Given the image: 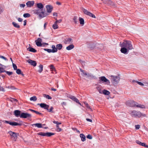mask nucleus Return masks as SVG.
<instances>
[{
    "label": "nucleus",
    "instance_id": "obj_46",
    "mask_svg": "<svg viewBox=\"0 0 148 148\" xmlns=\"http://www.w3.org/2000/svg\"><path fill=\"white\" fill-rule=\"evenodd\" d=\"M53 107L52 106H51V107L50 108V109H48V110H48V111L49 112H53Z\"/></svg>",
    "mask_w": 148,
    "mask_h": 148
},
{
    "label": "nucleus",
    "instance_id": "obj_4",
    "mask_svg": "<svg viewBox=\"0 0 148 148\" xmlns=\"http://www.w3.org/2000/svg\"><path fill=\"white\" fill-rule=\"evenodd\" d=\"M31 115L27 113H22L20 115V117L22 118H28L29 119L31 118Z\"/></svg>",
    "mask_w": 148,
    "mask_h": 148
},
{
    "label": "nucleus",
    "instance_id": "obj_18",
    "mask_svg": "<svg viewBox=\"0 0 148 148\" xmlns=\"http://www.w3.org/2000/svg\"><path fill=\"white\" fill-rule=\"evenodd\" d=\"M34 4V1H28L26 3L27 7H31L33 6Z\"/></svg>",
    "mask_w": 148,
    "mask_h": 148
},
{
    "label": "nucleus",
    "instance_id": "obj_25",
    "mask_svg": "<svg viewBox=\"0 0 148 148\" xmlns=\"http://www.w3.org/2000/svg\"><path fill=\"white\" fill-rule=\"evenodd\" d=\"M80 137L82 141L84 142L86 140V136L83 134H80Z\"/></svg>",
    "mask_w": 148,
    "mask_h": 148
},
{
    "label": "nucleus",
    "instance_id": "obj_45",
    "mask_svg": "<svg viewBox=\"0 0 148 148\" xmlns=\"http://www.w3.org/2000/svg\"><path fill=\"white\" fill-rule=\"evenodd\" d=\"M0 58L4 60L5 61H8L7 59L3 56L0 55Z\"/></svg>",
    "mask_w": 148,
    "mask_h": 148
},
{
    "label": "nucleus",
    "instance_id": "obj_55",
    "mask_svg": "<svg viewBox=\"0 0 148 148\" xmlns=\"http://www.w3.org/2000/svg\"><path fill=\"white\" fill-rule=\"evenodd\" d=\"M136 143L137 144H138L140 145H142V144L143 143H141V142H140V141H139L138 140H136Z\"/></svg>",
    "mask_w": 148,
    "mask_h": 148
},
{
    "label": "nucleus",
    "instance_id": "obj_21",
    "mask_svg": "<svg viewBox=\"0 0 148 148\" xmlns=\"http://www.w3.org/2000/svg\"><path fill=\"white\" fill-rule=\"evenodd\" d=\"M122 48L121 49V51L122 53L126 54L127 53L128 49L124 47H121Z\"/></svg>",
    "mask_w": 148,
    "mask_h": 148
},
{
    "label": "nucleus",
    "instance_id": "obj_42",
    "mask_svg": "<svg viewBox=\"0 0 148 148\" xmlns=\"http://www.w3.org/2000/svg\"><path fill=\"white\" fill-rule=\"evenodd\" d=\"M44 50L45 51H47L48 53H50L51 52H52V49H44Z\"/></svg>",
    "mask_w": 148,
    "mask_h": 148
},
{
    "label": "nucleus",
    "instance_id": "obj_10",
    "mask_svg": "<svg viewBox=\"0 0 148 148\" xmlns=\"http://www.w3.org/2000/svg\"><path fill=\"white\" fill-rule=\"evenodd\" d=\"M99 80L104 83H106L107 84H110V82L109 80L107 79L104 76H102L99 77Z\"/></svg>",
    "mask_w": 148,
    "mask_h": 148
},
{
    "label": "nucleus",
    "instance_id": "obj_29",
    "mask_svg": "<svg viewBox=\"0 0 148 148\" xmlns=\"http://www.w3.org/2000/svg\"><path fill=\"white\" fill-rule=\"evenodd\" d=\"M29 110L30 111H31V112H33L35 113H36L37 114H39V115H42V114L41 113H40L39 112H38L37 111L34 110H33L31 109H29Z\"/></svg>",
    "mask_w": 148,
    "mask_h": 148
},
{
    "label": "nucleus",
    "instance_id": "obj_41",
    "mask_svg": "<svg viewBox=\"0 0 148 148\" xmlns=\"http://www.w3.org/2000/svg\"><path fill=\"white\" fill-rule=\"evenodd\" d=\"M23 16L25 18H28L30 16V15L29 13H25L23 15Z\"/></svg>",
    "mask_w": 148,
    "mask_h": 148
},
{
    "label": "nucleus",
    "instance_id": "obj_35",
    "mask_svg": "<svg viewBox=\"0 0 148 148\" xmlns=\"http://www.w3.org/2000/svg\"><path fill=\"white\" fill-rule=\"evenodd\" d=\"M52 27L54 29H58V26L57 25V24L55 22L54 24L53 25Z\"/></svg>",
    "mask_w": 148,
    "mask_h": 148
},
{
    "label": "nucleus",
    "instance_id": "obj_27",
    "mask_svg": "<svg viewBox=\"0 0 148 148\" xmlns=\"http://www.w3.org/2000/svg\"><path fill=\"white\" fill-rule=\"evenodd\" d=\"M52 53H55L57 52L58 49L57 47H56L54 45L52 46Z\"/></svg>",
    "mask_w": 148,
    "mask_h": 148
},
{
    "label": "nucleus",
    "instance_id": "obj_7",
    "mask_svg": "<svg viewBox=\"0 0 148 148\" xmlns=\"http://www.w3.org/2000/svg\"><path fill=\"white\" fill-rule=\"evenodd\" d=\"M82 10L85 14L88 15L93 18H96L94 14L88 12L86 9L82 8Z\"/></svg>",
    "mask_w": 148,
    "mask_h": 148
},
{
    "label": "nucleus",
    "instance_id": "obj_19",
    "mask_svg": "<svg viewBox=\"0 0 148 148\" xmlns=\"http://www.w3.org/2000/svg\"><path fill=\"white\" fill-rule=\"evenodd\" d=\"M132 82H135L138 84L139 85H140L141 86H146V84L147 83V82H144L143 83H142L141 82H139L136 81H135L134 80H133L132 81Z\"/></svg>",
    "mask_w": 148,
    "mask_h": 148
},
{
    "label": "nucleus",
    "instance_id": "obj_1",
    "mask_svg": "<svg viewBox=\"0 0 148 148\" xmlns=\"http://www.w3.org/2000/svg\"><path fill=\"white\" fill-rule=\"evenodd\" d=\"M120 45L121 47H125L128 50L133 49L131 42L130 41L125 40L122 43L121 42Z\"/></svg>",
    "mask_w": 148,
    "mask_h": 148
},
{
    "label": "nucleus",
    "instance_id": "obj_64",
    "mask_svg": "<svg viewBox=\"0 0 148 148\" xmlns=\"http://www.w3.org/2000/svg\"><path fill=\"white\" fill-rule=\"evenodd\" d=\"M146 87H145V88H147V89L148 90V82H147V83L146 84Z\"/></svg>",
    "mask_w": 148,
    "mask_h": 148
},
{
    "label": "nucleus",
    "instance_id": "obj_53",
    "mask_svg": "<svg viewBox=\"0 0 148 148\" xmlns=\"http://www.w3.org/2000/svg\"><path fill=\"white\" fill-rule=\"evenodd\" d=\"M86 137L87 138L89 139H91L92 138V136L90 135H88Z\"/></svg>",
    "mask_w": 148,
    "mask_h": 148
},
{
    "label": "nucleus",
    "instance_id": "obj_31",
    "mask_svg": "<svg viewBox=\"0 0 148 148\" xmlns=\"http://www.w3.org/2000/svg\"><path fill=\"white\" fill-rule=\"evenodd\" d=\"M43 66L41 64H40L39 65V69L38 70V72L39 73H41L43 71Z\"/></svg>",
    "mask_w": 148,
    "mask_h": 148
},
{
    "label": "nucleus",
    "instance_id": "obj_61",
    "mask_svg": "<svg viewBox=\"0 0 148 148\" xmlns=\"http://www.w3.org/2000/svg\"><path fill=\"white\" fill-rule=\"evenodd\" d=\"M61 129L60 128H58V129H56L57 131L58 132H60L61 131Z\"/></svg>",
    "mask_w": 148,
    "mask_h": 148
},
{
    "label": "nucleus",
    "instance_id": "obj_37",
    "mask_svg": "<svg viewBox=\"0 0 148 148\" xmlns=\"http://www.w3.org/2000/svg\"><path fill=\"white\" fill-rule=\"evenodd\" d=\"M43 96L44 97L46 98L49 99H52V98L51 97L47 95L44 94L43 95Z\"/></svg>",
    "mask_w": 148,
    "mask_h": 148
},
{
    "label": "nucleus",
    "instance_id": "obj_12",
    "mask_svg": "<svg viewBox=\"0 0 148 148\" xmlns=\"http://www.w3.org/2000/svg\"><path fill=\"white\" fill-rule=\"evenodd\" d=\"M42 42V40L40 38H38L37 40L35 41L36 45L37 46L41 47L42 46V44L41 42Z\"/></svg>",
    "mask_w": 148,
    "mask_h": 148
},
{
    "label": "nucleus",
    "instance_id": "obj_17",
    "mask_svg": "<svg viewBox=\"0 0 148 148\" xmlns=\"http://www.w3.org/2000/svg\"><path fill=\"white\" fill-rule=\"evenodd\" d=\"M48 14L46 12L43 11L40 12L39 14V16L40 18H43L47 16Z\"/></svg>",
    "mask_w": 148,
    "mask_h": 148
},
{
    "label": "nucleus",
    "instance_id": "obj_63",
    "mask_svg": "<svg viewBox=\"0 0 148 148\" xmlns=\"http://www.w3.org/2000/svg\"><path fill=\"white\" fill-rule=\"evenodd\" d=\"M12 100H11L12 101H15L16 102H17L18 101L17 99H15L14 98H12Z\"/></svg>",
    "mask_w": 148,
    "mask_h": 148
},
{
    "label": "nucleus",
    "instance_id": "obj_52",
    "mask_svg": "<svg viewBox=\"0 0 148 148\" xmlns=\"http://www.w3.org/2000/svg\"><path fill=\"white\" fill-rule=\"evenodd\" d=\"M5 71L2 68L0 67V73L5 72Z\"/></svg>",
    "mask_w": 148,
    "mask_h": 148
},
{
    "label": "nucleus",
    "instance_id": "obj_36",
    "mask_svg": "<svg viewBox=\"0 0 148 148\" xmlns=\"http://www.w3.org/2000/svg\"><path fill=\"white\" fill-rule=\"evenodd\" d=\"M102 93L105 95H108L110 94V92L109 91L106 90H104L103 91Z\"/></svg>",
    "mask_w": 148,
    "mask_h": 148
},
{
    "label": "nucleus",
    "instance_id": "obj_15",
    "mask_svg": "<svg viewBox=\"0 0 148 148\" xmlns=\"http://www.w3.org/2000/svg\"><path fill=\"white\" fill-rule=\"evenodd\" d=\"M73 42V40L70 38H67L64 40V43L65 44H69L70 43Z\"/></svg>",
    "mask_w": 148,
    "mask_h": 148
},
{
    "label": "nucleus",
    "instance_id": "obj_30",
    "mask_svg": "<svg viewBox=\"0 0 148 148\" xmlns=\"http://www.w3.org/2000/svg\"><path fill=\"white\" fill-rule=\"evenodd\" d=\"M33 12L34 14L38 15V16L39 15V14L40 12V10L39 9L34 10Z\"/></svg>",
    "mask_w": 148,
    "mask_h": 148
},
{
    "label": "nucleus",
    "instance_id": "obj_59",
    "mask_svg": "<svg viewBox=\"0 0 148 148\" xmlns=\"http://www.w3.org/2000/svg\"><path fill=\"white\" fill-rule=\"evenodd\" d=\"M0 90L2 91H5V90H4V89L3 87H0Z\"/></svg>",
    "mask_w": 148,
    "mask_h": 148
},
{
    "label": "nucleus",
    "instance_id": "obj_5",
    "mask_svg": "<svg viewBox=\"0 0 148 148\" xmlns=\"http://www.w3.org/2000/svg\"><path fill=\"white\" fill-rule=\"evenodd\" d=\"M54 134L51 132H40L37 134L42 136L50 137L54 135Z\"/></svg>",
    "mask_w": 148,
    "mask_h": 148
},
{
    "label": "nucleus",
    "instance_id": "obj_23",
    "mask_svg": "<svg viewBox=\"0 0 148 148\" xmlns=\"http://www.w3.org/2000/svg\"><path fill=\"white\" fill-rule=\"evenodd\" d=\"M21 113V111L18 110H15L14 112V115L17 117H18L19 116H20Z\"/></svg>",
    "mask_w": 148,
    "mask_h": 148
},
{
    "label": "nucleus",
    "instance_id": "obj_6",
    "mask_svg": "<svg viewBox=\"0 0 148 148\" xmlns=\"http://www.w3.org/2000/svg\"><path fill=\"white\" fill-rule=\"evenodd\" d=\"M8 133L11 136V138H13V139L14 141L16 140L17 136L18 135V134L11 131L8 132Z\"/></svg>",
    "mask_w": 148,
    "mask_h": 148
},
{
    "label": "nucleus",
    "instance_id": "obj_34",
    "mask_svg": "<svg viewBox=\"0 0 148 148\" xmlns=\"http://www.w3.org/2000/svg\"><path fill=\"white\" fill-rule=\"evenodd\" d=\"M56 47L57 49L60 50H61L62 47V46L61 44H58L56 45Z\"/></svg>",
    "mask_w": 148,
    "mask_h": 148
},
{
    "label": "nucleus",
    "instance_id": "obj_48",
    "mask_svg": "<svg viewBox=\"0 0 148 148\" xmlns=\"http://www.w3.org/2000/svg\"><path fill=\"white\" fill-rule=\"evenodd\" d=\"M12 65L13 69L14 70H16V69H17V67L15 64L13 63Z\"/></svg>",
    "mask_w": 148,
    "mask_h": 148
},
{
    "label": "nucleus",
    "instance_id": "obj_32",
    "mask_svg": "<svg viewBox=\"0 0 148 148\" xmlns=\"http://www.w3.org/2000/svg\"><path fill=\"white\" fill-rule=\"evenodd\" d=\"M12 24L13 26L17 28H19L20 27L18 23H16L15 22H13Z\"/></svg>",
    "mask_w": 148,
    "mask_h": 148
},
{
    "label": "nucleus",
    "instance_id": "obj_14",
    "mask_svg": "<svg viewBox=\"0 0 148 148\" xmlns=\"http://www.w3.org/2000/svg\"><path fill=\"white\" fill-rule=\"evenodd\" d=\"M27 62L30 64L34 66H35L37 64L35 61L29 59L28 60Z\"/></svg>",
    "mask_w": 148,
    "mask_h": 148
},
{
    "label": "nucleus",
    "instance_id": "obj_49",
    "mask_svg": "<svg viewBox=\"0 0 148 148\" xmlns=\"http://www.w3.org/2000/svg\"><path fill=\"white\" fill-rule=\"evenodd\" d=\"M5 72L9 75H10L13 74V73L12 72L5 71Z\"/></svg>",
    "mask_w": 148,
    "mask_h": 148
},
{
    "label": "nucleus",
    "instance_id": "obj_39",
    "mask_svg": "<svg viewBox=\"0 0 148 148\" xmlns=\"http://www.w3.org/2000/svg\"><path fill=\"white\" fill-rule=\"evenodd\" d=\"M37 98L36 96H33L30 98V101H36L37 100Z\"/></svg>",
    "mask_w": 148,
    "mask_h": 148
},
{
    "label": "nucleus",
    "instance_id": "obj_54",
    "mask_svg": "<svg viewBox=\"0 0 148 148\" xmlns=\"http://www.w3.org/2000/svg\"><path fill=\"white\" fill-rule=\"evenodd\" d=\"M140 125H136L135 126V128L137 130L138 129L140 128Z\"/></svg>",
    "mask_w": 148,
    "mask_h": 148
},
{
    "label": "nucleus",
    "instance_id": "obj_40",
    "mask_svg": "<svg viewBox=\"0 0 148 148\" xmlns=\"http://www.w3.org/2000/svg\"><path fill=\"white\" fill-rule=\"evenodd\" d=\"M16 70V72L17 74L18 75L21 74L22 75H23V74L22 73H21V71L20 69H17Z\"/></svg>",
    "mask_w": 148,
    "mask_h": 148
},
{
    "label": "nucleus",
    "instance_id": "obj_43",
    "mask_svg": "<svg viewBox=\"0 0 148 148\" xmlns=\"http://www.w3.org/2000/svg\"><path fill=\"white\" fill-rule=\"evenodd\" d=\"M97 90L99 91V93L100 94H102L103 91H102L101 89H100L99 87L97 86Z\"/></svg>",
    "mask_w": 148,
    "mask_h": 148
},
{
    "label": "nucleus",
    "instance_id": "obj_38",
    "mask_svg": "<svg viewBox=\"0 0 148 148\" xmlns=\"http://www.w3.org/2000/svg\"><path fill=\"white\" fill-rule=\"evenodd\" d=\"M50 68L51 71H53L52 73H54L53 71H56V70H55V69L54 66H53V65L51 64V65H50Z\"/></svg>",
    "mask_w": 148,
    "mask_h": 148
},
{
    "label": "nucleus",
    "instance_id": "obj_58",
    "mask_svg": "<svg viewBox=\"0 0 148 148\" xmlns=\"http://www.w3.org/2000/svg\"><path fill=\"white\" fill-rule=\"evenodd\" d=\"M25 6V5L24 4H21L20 5V7H21L24 8Z\"/></svg>",
    "mask_w": 148,
    "mask_h": 148
},
{
    "label": "nucleus",
    "instance_id": "obj_9",
    "mask_svg": "<svg viewBox=\"0 0 148 148\" xmlns=\"http://www.w3.org/2000/svg\"><path fill=\"white\" fill-rule=\"evenodd\" d=\"M132 103L133 104L132 106H136L137 107L141 108H145V106L144 105L138 104L134 101L132 102Z\"/></svg>",
    "mask_w": 148,
    "mask_h": 148
},
{
    "label": "nucleus",
    "instance_id": "obj_33",
    "mask_svg": "<svg viewBox=\"0 0 148 148\" xmlns=\"http://www.w3.org/2000/svg\"><path fill=\"white\" fill-rule=\"evenodd\" d=\"M79 19L80 24L82 25H84V19L80 17L79 18Z\"/></svg>",
    "mask_w": 148,
    "mask_h": 148
},
{
    "label": "nucleus",
    "instance_id": "obj_57",
    "mask_svg": "<svg viewBox=\"0 0 148 148\" xmlns=\"http://www.w3.org/2000/svg\"><path fill=\"white\" fill-rule=\"evenodd\" d=\"M18 21L19 22H22L23 20V19L21 18H18Z\"/></svg>",
    "mask_w": 148,
    "mask_h": 148
},
{
    "label": "nucleus",
    "instance_id": "obj_28",
    "mask_svg": "<svg viewBox=\"0 0 148 148\" xmlns=\"http://www.w3.org/2000/svg\"><path fill=\"white\" fill-rule=\"evenodd\" d=\"M74 47V45H70L66 47V49L68 50H71L73 49Z\"/></svg>",
    "mask_w": 148,
    "mask_h": 148
},
{
    "label": "nucleus",
    "instance_id": "obj_22",
    "mask_svg": "<svg viewBox=\"0 0 148 148\" xmlns=\"http://www.w3.org/2000/svg\"><path fill=\"white\" fill-rule=\"evenodd\" d=\"M103 1L105 3H107L111 5H113L114 3L110 0H101Z\"/></svg>",
    "mask_w": 148,
    "mask_h": 148
},
{
    "label": "nucleus",
    "instance_id": "obj_26",
    "mask_svg": "<svg viewBox=\"0 0 148 148\" xmlns=\"http://www.w3.org/2000/svg\"><path fill=\"white\" fill-rule=\"evenodd\" d=\"M37 7L40 9L42 10V8L44 7V6L41 3H38L37 4Z\"/></svg>",
    "mask_w": 148,
    "mask_h": 148
},
{
    "label": "nucleus",
    "instance_id": "obj_11",
    "mask_svg": "<svg viewBox=\"0 0 148 148\" xmlns=\"http://www.w3.org/2000/svg\"><path fill=\"white\" fill-rule=\"evenodd\" d=\"M38 105H39L40 106L45 109L48 110L49 107V106L44 103H38Z\"/></svg>",
    "mask_w": 148,
    "mask_h": 148
},
{
    "label": "nucleus",
    "instance_id": "obj_50",
    "mask_svg": "<svg viewBox=\"0 0 148 148\" xmlns=\"http://www.w3.org/2000/svg\"><path fill=\"white\" fill-rule=\"evenodd\" d=\"M55 19L56 20V21L55 22L57 23V24L58 23H60L61 22H62V20L61 19H60V20H57V19H56V18H55Z\"/></svg>",
    "mask_w": 148,
    "mask_h": 148
},
{
    "label": "nucleus",
    "instance_id": "obj_13",
    "mask_svg": "<svg viewBox=\"0 0 148 148\" xmlns=\"http://www.w3.org/2000/svg\"><path fill=\"white\" fill-rule=\"evenodd\" d=\"M47 12L49 13H50L53 9V7L50 5H47L46 6Z\"/></svg>",
    "mask_w": 148,
    "mask_h": 148
},
{
    "label": "nucleus",
    "instance_id": "obj_51",
    "mask_svg": "<svg viewBox=\"0 0 148 148\" xmlns=\"http://www.w3.org/2000/svg\"><path fill=\"white\" fill-rule=\"evenodd\" d=\"M72 129L74 131L76 130V131H77V132L79 133H80V131L78 130L76 127L72 128Z\"/></svg>",
    "mask_w": 148,
    "mask_h": 148
},
{
    "label": "nucleus",
    "instance_id": "obj_60",
    "mask_svg": "<svg viewBox=\"0 0 148 148\" xmlns=\"http://www.w3.org/2000/svg\"><path fill=\"white\" fill-rule=\"evenodd\" d=\"M86 119L87 120V121H88L90 122H92V121L91 119L87 118V119Z\"/></svg>",
    "mask_w": 148,
    "mask_h": 148
},
{
    "label": "nucleus",
    "instance_id": "obj_20",
    "mask_svg": "<svg viewBox=\"0 0 148 148\" xmlns=\"http://www.w3.org/2000/svg\"><path fill=\"white\" fill-rule=\"evenodd\" d=\"M32 126H35L39 128H43L42 126V124L40 123H36L33 124L31 125Z\"/></svg>",
    "mask_w": 148,
    "mask_h": 148
},
{
    "label": "nucleus",
    "instance_id": "obj_56",
    "mask_svg": "<svg viewBox=\"0 0 148 148\" xmlns=\"http://www.w3.org/2000/svg\"><path fill=\"white\" fill-rule=\"evenodd\" d=\"M142 146H144L145 147H147V148H148V145H146L145 144V143H143L142 144Z\"/></svg>",
    "mask_w": 148,
    "mask_h": 148
},
{
    "label": "nucleus",
    "instance_id": "obj_3",
    "mask_svg": "<svg viewBox=\"0 0 148 148\" xmlns=\"http://www.w3.org/2000/svg\"><path fill=\"white\" fill-rule=\"evenodd\" d=\"M111 77H112L111 82H112L118 84L120 80V77L119 76L111 75Z\"/></svg>",
    "mask_w": 148,
    "mask_h": 148
},
{
    "label": "nucleus",
    "instance_id": "obj_44",
    "mask_svg": "<svg viewBox=\"0 0 148 148\" xmlns=\"http://www.w3.org/2000/svg\"><path fill=\"white\" fill-rule=\"evenodd\" d=\"M83 74H84V75L86 76H87V77H91V75H90V74H89L88 73H86V72H83Z\"/></svg>",
    "mask_w": 148,
    "mask_h": 148
},
{
    "label": "nucleus",
    "instance_id": "obj_2",
    "mask_svg": "<svg viewBox=\"0 0 148 148\" xmlns=\"http://www.w3.org/2000/svg\"><path fill=\"white\" fill-rule=\"evenodd\" d=\"M130 114L132 116L140 118L142 116V113L140 111L135 110L131 111Z\"/></svg>",
    "mask_w": 148,
    "mask_h": 148
},
{
    "label": "nucleus",
    "instance_id": "obj_24",
    "mask_svg": "<svg viewBox=\"0 0 148 148\" xmlns=\"http://www.w3.org/2000/svg\"><path fill=\"white\" fill-rule=\"evenodd\" d=\"M27 50L30 52H32L33 53H35L36 52V50L35 49H34L29 47L27 48Z\"/></svg>",
    "mask_w": 148,
    "mask_h": 148
},
{
    "label": "nucleus",
    "instance_id": "obj_62",
    "mask_svg": "<svg viewBox=\"0 0 148 148\" xmlns=\"http://www.w3.org/2000/svg\"><path fill=\"white\" fill-rule=\"evenodd\" d=\"M27 23V20H25L24 21V24L23 25L24 26H25L26 25Z\"/></svg>",
    "mask_w": 148,
    "mask_h": 148
},
{
    "label": "nucleus",
    "instance_id": "obj_16",
    "mask_svg": "<svg viewBox=\"0 0 148 148\" xmlns=\"http://www.w3.org/2000/svg\"><path fill=\"white\" fill-rule=\"evenodd\" d=\"M69 97L71 99L73 100V101L76 102L77 103H78V104H79L80 105H81V106L82 105L79 102L77 98H76L75 97L73 96H71Z\"/></svg>",
    "mask_w": 148,
    "mask_h": 148
},
{
    "label": "nucleus",
    "instance_id": "obj_8",
    "mask_svg": "<svg viewBox=\"0 0 148 148\" xmlns=\"http://www.w3.org/2000/svg\"><path fill=\"white\" fill-rule=\"evenodd\" d=\"M3 122L5 123H6L9 124L10 125L12 126H17V125H21V124L20 123H18L16 122H12L11 121H7L6 120H4L3 121Z\"/></svg>",
    "mask_w": 148,
    "mask_h": 148
},
{
    "label": "nucleus",
    "instance_id": "obj_47",
    "mask_svg": "<svg viewBox=\"0 0 148 148\" xmlns=\"http://www.w3.org/2000/svg\"><path fill=\"white\" fill-rule=\"evenodd\" d=\"M77 17L76 16H75L73 18V20L75 23H77Z\"/></svg>",
    "mask_w": 148,
    "mask_h": 148
}]
</instances>
